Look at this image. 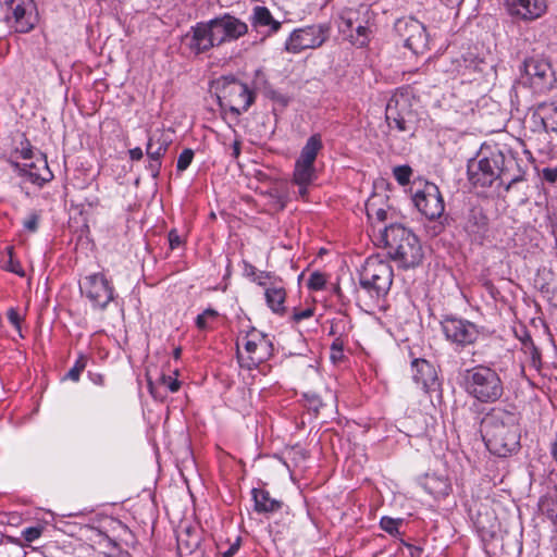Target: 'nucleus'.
Returning a JSON list of instances; mask_svg holds the SVG:
<instances>
[{
  "label": "nucleus",
  "instance_id": "nucleus-34",
  "mask_svg": "<svg viewBox=\"0 0 557 557\" xmlns=\"http://www.w3.org/2000/svg\"><path fill=\"white\" fill-rule=\"evenodd\" d=\"M347 343L345 338H334L331 347H330V358L334 363L341 362L344 360V346Z\"/></svg>",
  "mask_w": 557,
  "mask_h": 557
},
{
  "label": "nucleus",
  "instance_id": "nucleus-5",
  "mask_svg": "<svg viewBox=\"0 0 557 557\" xmlns=\"http://www.w3.org/2000/svg\"><path fill=\"white\" fill-rule=\"evenodd\" d=\"M372 20L373 12L369 5L346 7L337 14V28L350 44L363 48L370 42Z\"/></svg>",
  "mask_w": 557,
  "mask_h": 557
},
{
  "label": "nucleus",
  "instance_id": "nucleus-30",
  "mask_svg": "<svg viewBox=\"0 0 557 557\" xmlns=\"http://www.w3.org/2000/svg\"><path fill=\"white\" fill-rule=\"evenodd\" d=\"M382 200L383 196L380 195H373L368 199L366 203V211L369 219L375 218L380 222H384L386 220V210L379 206Z\"/></svg>",
  "mask_w": 557,
  "mask_h": 557
},
{
  "label": "nucleus",
  "instance_id": "nucleus-37",
  "mask_svg": "<svg viewBox=\"0 0 557 557\" xmlns=\"http://www.w3.org/2000/svg\"><path fill=\"white\" fill-rule=\"evenodd\" d=\"M41 215L39 211H32L23 221V227L28 233H36L39 227Z\"/></svg>",
  "mask_w": 557,
  "mask_h": 557
},
{
  "label": "nucleus",
  "instance_id": "nucleus-25",
  "mask_svg": "<svg viewBox=\"0 0 557 557\" xmlns=\"http://www.w3.org/2000/svg\"><path fill=\"white\" fill-rule=\"evenodd\" d=\"M251 25L255 28L268 27L269 34L278 32L282 23L273 17L267 7L256 5L252 10Z\"/></svg>",
  "mask_w": 557,
  "mask_h": 557
},
{
  "label": "nucleus",
  "instance_id": "nucleus-1",
  "mask_svg": "<svg viewBox=\"0 0 557 557\" xmlns=\"http://www.w3.org/2000/svg\"><path fill=\"white\" fill-rule=\"evenodd\" d=\"M519 412L513 407H493L481 421V433L487 449L495 456L508 457L520 448Z\"/></svg>",
  "mask_w": 557,
  "mask_h": 557
},
{
  "label": "nucleus",
  "instance_id": "nucleus-56",
  "mask_svg": "<svg viewBox=\"0 0 557 557\" xmlns=\"http://www.w3.org/2000/svg\"><path fill=\"white\" fill-rule=\"evenodd\" d=\"M104 557H132L131 554L126 550H119L117 553L115 554H108V553H104L103 554Z\"/></svg>",
  "mask_w": 557,
  "mask_h": 557
},
{
  "label": "nucleus",
  "instance_id": "nucleus-31",
  "mask_svg": "<svg viewBox=\"0 0 557 557\" xmlns=\"http://www.w3.org/2000/svg\"><path fill=\"white\" fill-rule=\"evenodd\" d=\"M539 506L544 515L557 522V497L547 494L541 498Z\"/></svg>",
  "mask_w": 557,
  "mask_h": 557
},
{
  "label": "nucleus",
  "instance_id": "nucleus-36",
  "mask_svg": "<svg viewBox=\"0 0 557 557\" xmlns=\"http://www.w3.org/2000/svg\"><path fill=\"white\" fill-rule=\"evenodd\" d=\"M219 315L218 311L211 308L206 309L202 313L196 318V326L205 331L209 327V321L216 319Z\"/></svg>",
  "mask_w": 557,
  "mask_h": 557
},
{
  "label": "nucleus",
  "instance_id": "nucleus-58",
  "mask_svg": "<svg viewBox=\"0 0 557 557\" xmlns=\"http://www.w3.org/2000/svg\"><path fill=\"white\" fill-rule=\"evenodd\" d=\"M550 451H552L554 459L557 462V436H556V440L552 443Z\"/></svg>",
  "mask_w": 557,
  "mask_h": 557
},
{
  "label": "nucleus",
  "instance_id": "nucleus-51",
  "mask_svg": "<svg viewBox=\"0 0 557 557\" xmlns=\"http://www.w3.org/2000/svg\"><path fill=\"white\" fill-rule=\"evenodd\" d=\"M88 376L90 381L96 385L101 386L104 384V376L101 373L88 372Z\"/></svg>",
  "mask_w": 557,
  "mask_h": 557
},
{
  "label": "nucleus",
  "instance_id": "nucleus-9",
  "mask_svg": "<svg viewBox=\"0 0 557 557\" xmlns=\"http://www.w3.org/2000/svg\"><path fill=\"white\" fill-rule=\"evenodd\" d=\"M322 147L321 136L314 134L308 138L296 160L293 182L298 186V194L301 198L308 195V187L317 178L314 162Z\"/></svg>",
  "mask_w": 557,
  "mask_h": 557
},
{
  "label": "nucleus",
  "instance_id": "nucleus-29",
  "mask_svg": "<svg viewBox=\"0 0 557 557\" xmlns=\"http://www.w3.org/2000/svg\"><path fill=\"white\" fill-rule=\"evenodd\" d=\"M546 276L545 283L541 285V293L553 307L557 308V278L550 270L546 273Z\"/></svg>",
  "mask_w": 557,
  "mask_h": 557
},
{
  "label": "nucleus",
  "instance_id": "nucleus-21",
  "mask_svg": "<svg viewBox=\"0 0 557 557\" xmlns=\"http://www.w3.org/2000/svg\"><path fill=\"white\" fill-rule=\"evenodd\" d=\"M412 379L425 393L437 385V372L425 359H414L411 363Z\"/></svg>",
  "mask_w": 557,
  "mask_h": 557
},
{
  "label": "nucleus",
  "instance_id": "nucleus-50",
  "mask_svg": "<svg viewBox=\"0 0 557 557\" xmlns=\"http://www.w3.org/2000/svg\"><path fill=\"white\" fill-rule=\"evenodd\" d=\"M162 381L166 384L170 392L175 393L180 389V382L177 380H172L170 376H163Z\"/></svg>",
  "mask_w": 557,
  "mask_h": 557
},
{
  "label": "nucleus",
  "instance_id": "nucleus-28",
  "mask_svg": "<svg viewBox=\"0 0 557 557\" xmlns=\"http://www.w3.org/2000/svg\"><path fill=\"white\" fill-rule=\"evenodd\" d=\"M264 296L269 308L274 313L283 314L285 312L286 292L283 286L272 283L265 288Z\"/></svg>",
  "mask_w": 557,
  "mask_h": 557
},
{
  "label": "nucleus",
  "instance_id": "nucleus-22",
  "mask_svg": "<svg viewBox=\"0 0 557 557\" xmlns=\"http://www.w3.org/2000/svg\"><path fill=\"white\" fill-rule=\"evenodd\" d=\"M14 166L21 175L27 176L33 184L38 186H42L53 178V174L48 166L45 156L37 159V162H32L24 166H21L18 163H14Z\"/></svg>",
  "mask_w": 557,
  "mask_h": 557
},
{
  "label": "nucleus",
  "instance_id": "nucleus-27",
  "mask_svg": "<svg viewBox=\"0 0 557 557\" xmlns=\"http://www.w3.org/2000/svg\"><path fill=\"white\" fill-rule=\"evenodd\" d=\"M171 139L163 133H156L148 138L146 154L148 159H162L166 153Z\"/></svg>",
  "mask_w": 557,
  "mask_h": 557
},
{
  "label": "nucleus",
  "instance_id": "nucleus-61",
  "mask_svg": "<svg viewBox=\"0 0 557 557\" xmlns=\"http://www.w3.org/2000/svg\"><path fill=\"white\" fill-rule=\"evenodd\" d=\"M257 273H258L257 269L255 267H252V265H249V271L247 272V274L249 276H255Z\"/></svg>",
  "mask_w": 557,
  "mask_h": 557
},
{
  "label": "nucleus",
  "instance_id": "nucleus-15",
  "mask_svg": "<svg viewBox=\"0 0 557 557\" xmlns=\"http://www.w3.org/2000/svg\"><path fill=\"white\" fill-rule=\"evenodd\" d=\"M412 194L416 208L428 219L435 220L444 213L445 203L437 185L423 182Z\"/></svg>",
  "mask_w": 557,
  "mask_h": 557
},
{
  "label": "nucleus",
  "instance_id": "nucleus-53",
  "mask_svg": "<svg viewBox=\"0 0 557 557\" xmlns=\"http://www.w3.org/2000/svg\"><path fill=\"white\" fill-rule=\"evenodd\" d=\"M240 146H242V143L239 139H235L234 143L232 144V157L234 159H237L239 157Z\"/></svg>",
  "mask_w": 557,
  "mask_h": 557
},
{
  "label": "nucleus",
  "instance_id": "nucleus-18",
  "mask_svg": "<svg viewBox=\"0 0 557 557\" xmlns=\"http://www.w3.org/2000/svg\"><path fill=\"white\" fill-rule=\"evenodd\" d=\"M524 72L534 88L547 89L553 86L554 74L547 60L540 58L527 59L524 61Z\"/></svg>",
  "mask_w": 557,
  "mask_h": 557
},
{
  "label": "nucleus",
  "instance_id": "nucleus-20",
  "mask_svg": "<svg viewBox=\"0 0 557 557\" xmlns=\"http://www.w3.org/2000/svg\"><path fill=\"white\" fill-rule=\"evenodd\" d=\"M524 171L515 157L503 153V165H499L497 182L505 187L506 191H508L512 185L524 181Z\"/></svg>",
  "mask_w": 557,
  "mask_h": 557
},
{
  "label": "nucleus",
  "instance_id": "nucleus-44",
  "mask_svg": "<svg viewBox=\"0 0 557 557\" xmlns=\"http://www.w3.org/2000/svg\"><path fill=\"white\" fill-rule=\"evenodd\" d=\"M312 315H313V309H311V308H306L302 310L295 309L292 319L294 322L298 323L302 320L311 318Z\"/></svg>",
  "mask_w": 557,
  "mask_h": 557
},
{
  "label": "nucleus",
  "instance_id": "nucleus-11",
  "mask_svg": "<svg viewBox=\"0 0 557 557\" xmlns=\"http://www.w3.org/2000/svg\"><path fill=\"white\" fill-rule=\"evenodd\" d=\"M247 358H243L238 352V360L242 367L247 369L257 368L259 364L269 360L274 352V346L269 335L252 329L245 337L244 344Z\"/></svg>",
  "mask_w": 557,
  "mask_h": 557
},
{
  "label": "nucleus",
  "instance_id": "nucleus-63",
  "mask_svg": "<svg viewBox=\"0 0 557 557\" xmlns=\"http://www.w3.org/2000/svg\"><path fill=\"white\" fill-rule=\"evenodd\" d=\"M420 553H421V549L416 547L414 550L411 553V555L418 557L420 555Z\"/></svg>",
  "mask_w": 557,
  "mask_h": 557
},
{
  "label": "nucleus",
  "instance_id": "nucleus-46",
  "mask_svg": "<svg viewBox=\"0 0 557 557\" xmlns=\"http://www.w3.org/2000/svg\"><path fill=\"white\" fill-rule=\"evenodd\" d=\"M162 162L160 159H149L147 169L151 173L152 177L157 178L160 174Z\"/></svg>",
  "mask_w": 557,
  "mask_h": 557
},
{
  "label": "nucleus",
  "instance_id": "nucleus-55",
  "mask_svg": "<svg viewBox=\"0 0 557 557\" xmlns=\"http://www.w3.org/2000/svg\"><path fill=\"white\" fill-rule=\"evenodd\" d=\"M239 548V544L235 543L230 546L227 550L223 553V557H233Z\"/></svg>",
  "mask_w": 557,
  "mask_h": 557
},
{
  "label": "nucleus",
  "instance_id": "nucleus-23",
  "mask_svg": "<svg viewBox=\"0 0 557 557\" xmlns=\"http://www.w3.org/2000/svg\"><path fill=\"white\" fill-rule=\"evenodd\" d=\"M488 228V219L481 208H472L469 210L465 223L463 230L468 236L476 242H481Z\"/></svg>",
  "mask_w": 557,
  "mask_h": 557
},
{
  "label": "nucleus",
  "instance_id": "nucleus-4",
  "mask_svg": "<svg viewBox=\"0 0 557 557\" xmlns=\"http://www.w3.org/2000/svg\"><path fill=\"white\" fill-rule=\"evenodd\" d=\"M463 388L470 397L482 404L496 403L504 394V383L497 371L483 364L465 371Z\"/></svg>",
  "mask_w": 557,
  "mask_h": 557
},
{
  "label": "nucleus",
  "instance_id": "nucleus-52",
  "mask_svg": "<svg viewBox=\"0 0 557 557\" xmlns=\"http://www.w3.org/2000/svg\"><path fill=\"white\" fill-rule=\"evenodd\" d=\"M129 158L134 161H139L143 159L144 157V152H143V149L139 148V147H136V148H133L131 149L129 151Z\"/></svg>",
  "mask_w": 557,
  "mask_h": 557
},
{
  "label": "nucleus",
  "instance_id": "nucleus-13",
  "mask_svg": "<svg viewBox=\"0 0 557 557\" xmlns=\"http://www.w3.org/2000/svg\"><path fill=\"white\" fill-rule=\"evenodd\" d=\"M397 36L404 46L414 54L424 53L429 47V34L425 26L414 17H400L394 25Z\"/></svg>",
  "mask_w": 557,
  "mask_h": 557
},
{
  "label": "nucleus",
  "instance_id": "nucleus-59",
  "mask_svg": "<svg viewBox=\"0 0 557 557\" xmlns=\"http://www.w3.org/2000/svg\"><path fill=\"white\" fill-rule=\"evenodd\" d=\"M181 355H182V348H181V347H176V348L174 349V351H173V357H174L175 359H178V358L181 357Z\"/></svg>",
  "mask_w": 557,
  "mask_h": 557
},
{
  "label": "nucleus",
  "instance_id": "nucleus-39",
  "mask_svg": "<svg viewBox=\"0 0 557 557\" xmlns=\"http://www.w3.org/2000/svg\"><path fill=\"white\" fill-rule=\"evenodd\" d=\"M399 523H401L400 519H393L391 517H382L380 521L381 528L391 535L398 533Z\"/></svg>",
  "mask_w": 557,
  "mask_h": 557
},
{
  "label": "nucleus",
  "instance_id": "nucleus-45",
  "mask_svg": "<svg viewBox=\"0 0 557 557\" xmlns=\"http://www.w3.org/2000/svg\"><path fill=\"white\" fill-rule=\"evenodd\" d=\"M168 238H169L170 248L172 250L178 248L183 243L182 237L180 236L177 230H175V228H173L169 232Z\"/></svg>",
  "mask_w": 557,
  "mask_h": 557
},
{
  "label": "nucleus",
  "instance_id": "nucleus-35",
  "mask_svg": "<svg viewBox=\"0 0 557 557\" xmlns=\"http://www.w3.org/2000/svg\"><path fill=\"white\" fill-rule=\"evenodd\" d=\"M522 350L530 357L532 366L537 367L541 363V352L530 335H527V343H523Z\"/></svg>",
  "mask_w": 557,
  "mask_h": 557
},
{
  "label": "nucleus",
  "instance_id": "nucleus-24",
  "mask_svg": "<svg viewBox=\"0 0 557 557\" xmlns=\"http://www.w3.org/2000/svg\"><path fill=\"white\" fill-rule=\"evenodd\" d=\"M177 554L180 557H203L200 548V535L190 528H186L177 534Z\"/></svg>",
  "mask_w": 557,
  "mask_h": 557
},
{
  "label": "nucleus",
  "instance_id": "nucleus-43",
  "mask_svg": "<svg viewBox=\"0 0 557 557\" xmlns=\"http://www.w3.org/2000/svg\"><path fill=\"white\" fill-rule=\"evenodd\" d=\"M7 315H8L9 321L12 323V325L18 331V335L21 337H23L22 332H21L22 318L20 317L17 310L15 308H10L8 310Z\"/></svg>",
  "mask_w": 557,
  "mask_h": 557
},
{
  "label": "nucleus",
  "instance_id": "nucleus-10",
  "mask_svg": "<svg viewBox=\"0 0 557 557\" xmlns=\"http://www.w3.org/2000/svg\"><path fill=\"white\" fill-rule=\"evenodd\" d=\"M329 24H313L290 33L285 42V50L289 53H299L306 49L321 47L330 37Z\"/></svg>",
  "mask_w": 557,
  "mask_h": 557
},
{
  "label": "nucleus",
  "instance_id": "nucleus-17",
  "mask_svg": "<svg viewBox=\"0 0 557 557\" xmlns=\"http://www.w3.org/2000/svg\"><path fill=\"white\" fill-rule=\"evenodd\" d=\"M81 292L100 309H104L113 300V287L101 273L86 276L81 284Z\"/></svg>",
  "mask_w": 557,
  "mask_h": 557
},
{
  "label": "nucleus",
  "instance_id": "nucleus-41",
  "mask_svg": "<svg viewBox=\"0 0 557 557\" xmlns=\"http://www.w3.org/2000/svg\"><path fill=\"white\" fill-rule=\"evenodd\" d=\"M194 159V151L191 149H184L178 156L176 169L177 171H185Z\"/></svg>",
  "mask_w": 557,
  "mask_h": 557
},
{
  "label": "nucleus",
  "instance_id": "nucleus-8",
  "mask_svg": "<svg viewBox=\"0 0 557 557\" xmlns=\"http://www.w3.org/2000/svg\"><path fill=\"white\" fill-rule=\"evenodd\" d=\"M394 272L391 264L377 257L366 260L360 272V286L372 297L381 298L387 295L393 284Z\"/></svg>",
  "mask_w": 557,
  "mask_h": 557
},
{
  "label": "nucleus",
  "instance_id": "nucleus-40",
  "mask_svg": "<svg viewBox=\"0 0 557 557\" xmlns=\"http://www.w3.org/2000/svg\"><path fill=\"white\" fill-rule=\"evenodd\" d=\"M44 530L42 525L29 527L22 531V536L27 543H32L42 535Z\"/></svg>",
  "mask_w": 557,
  "mask_h": 557
},
{
  "label": "nucleus",
  "instance_id": "nucleus-33",
  "mask_svg": "<svg viewBox=\"0 0 557 557\" xmlns=\"http://www.w3.org/2000/svg\"><path fill=\"white\" fill-rule=\"evenodd\" d=\"M87 361L88 358L85 355H79L74 366L66 373L65 379H69L73 382H78L81 373L85 370L87 366Z\"/></svg>",
  "mask_w": 557,
  "mask_h": 557
},
{
  "label": "nucleus",
  "instance_id": "nucleus-42",
  "mask_svg": "<svg viewBox=\"0 0 557 557\" xmlns=\"http://www.w3.org/2000/svg\"><path fill=\"white\" fill-rule=\"evenodd\" d=\"M326 284L325 275L320 272H313L308 281V286L314 290H321Z\"/></svg>",
  "mask_w": 557,
  "mask_h": 557
},
{
  "label": "nucleus",
  "instance_id": "nucleus-57",
  "mask_svg": "<svg viewBox=\"0 0 557 557\" xmlns=\"http://www.w3.org/2000/svg\"><path fill=\"white\" fill-rule=\"evenodd\" d=\"M21 157L23 159H32L33 158V150H32V148H29V147L28 148H23L21 150Z\"/></svg>",
  "mask_w": 557,
  "mask_h": 557
},
{
  "label": "nucleus",
  "instance_id": "nucleus-62",
  "mask_svg": "<svg viewBox=\"0 0 557 557\" xmlns=\"http://www.w3.org/2000/svg\"><path fill=\"white\" fill-rule=\"evenodd\" d=\"M311 405L314 409H318V407L321 405V401L318 398H313Z\"/></svg>",
  "mask_w": 557,
  "mask_h": 557
},
{
  "label": "nucleus",
  "instance_id": "nucleus-14",
  "mask_svg": "<svg viewBox=\"0 0 557 557\" xmlns=\"http://www.w3.org/2000/svg\"><path fill=\"white\" fill-rule=\"evenodd\" d=\"M499 165H503V152L495 151L488 157L478 161H470L468 164L469 181L474 186L490 187L498 181L497 172Z\"/></svg>",
  "mask_w": 557,
  "mask_h": 557
},
{
  "label": "nucleus",
  "instance_id": "nucleus-16",
  "mask_svg": "<svg viewBox=\"0 0 557 557\" xmlns=\"http://www.w3.org/2000/svg\"><path fill=\"white\" fill-rule=\"evenodd\" d=\"M5 21L17 33H27L36 22L35 3L33 0H4Z\"/></svg>",
  "mask_w": 557,
  "mask_h": 557
},
{
  "label": "nucleus",
  "instance_id": "nucleus-7",
  "mask_svg": "<svg viewBox=\"0 0 557 557\" xmlns=\"http://www.w3.org/2000/svg\"><path fill=\"white\" fill-rule=\"evenodd\" d=\"M215 89L220 106L227 108L235 115L246 112L255 101L253 91L232 76L221 77Z\"/></svg>",
  "mask_w": 557,
  "mask_h": 557
},
{
  "label": "nucleus",
  "instance_id": "nucleus-32",
  "mask_svg": "<svg viewBox=\"0 0 557 557\" xmlns=\"http://www.w3.org/2000/svg\"><path fill=\"white\" fill-rule=\"evenodd\" d=\"M349 330L348 321L345 318H341L332 322L329 334L334 338H345L347 341Z\"/></svg>",
  "mask_w": 557,
  "mask_h": 557
},
{
  "label": "nucleus",
  "instance_id": "nucleus-60",
  "mask_svg": "<svg viewBox=\"0 0 557 557\" xmlns=\"http://www.w3.org/2000/svg\"><path fill=\"white\" fill-rule=\"evenodd\" d=\"M106 540H107V542H108V544H109L110 546H112V547H114V548H116V547H117V543H116L114 540H112L111 537H109L108 535H106Z\"/></svg>",
  "mask_w": 557,
  "mask_h": 557
},
{
  "label": "nucleus",
  "instance_id": "nucleus-64",
  "mask_svg": "<svg viewBox=\"0 0 557 557\" xmlns=\"http://www.w3.org/2000/svg\"><path fill=\"white\" fill-rule=\"evenodd\" d=\"M276 99H277L278 101H281L282 103H284V104L286 103L285 98H284V97H282V96L277 97Z\"/></svg>",
  "mask_w": 557,
  "mask_h": 557
},
{
  "label": "nucleus",
  "instance_id": "nucleus-19",
  "mask_svg": "<svg viewBox=\"0 0 557 557\" xmlns=\"http://www.w3.org/2000/svg\"><path fill=\"white\" fill-rule=\"evenodd\" d=\"M511 16L523 21H534L547 10L546 0H505Z\"/></svg>",
  "mask_w": 557,
  "mask_h": 557
},
{
  "label": "nucleus",
  "instance_id": "nucleus-26",
  "mask_svg": "<svg viewBox=\"0 0 557 557\" xmlns=\"http://www.w3.org/2000/svg\"><path fill=\"white\" fill-rule=\"evenodd\" d=\"M252 498L255 502V510L259 513H271L282 508V502L270 496L265 490L253 488Z\"/></svg>",
  "mask_w": 557,
  "mask_h": 557
},
{
  "label": "nucleus",
  "instance_id": "nucleus-47",
  "mask_svg": "<svg viewBox=\"0 0 557 557\" xmlns=\"http://www.w3.org/2000/svg\"><path fill=\"white\" fill-rule=\"evenodd\" d=\"M542 176L548 183H552V184L556 183L557 182V166L543 169Z\"/></svg>",
  "mask_w": 557,
  "mask_h": 557
},
{
  "label": "nucleus",
  "instance_id": "nucleus-3",
  "mask_svg": "<svg viewBox=\"0 0 557 557\" xmlns=\"http://www.w3.org/2000/svg\"><path fill=\"white\" fill-rule=\"evenodd\" d=\"M383 240L387 253L399 268L405 270L419 267L424 253L419 238L400 224H392L384 228Z\"/></svg>",
  "mask_w": 557,
  "mask_h": 557
},
{
  "label": "nucleus",
  "instance_id": "nucleus-2",
  "mask_svg": "<svg viewBox=\"0 0 557 557\" xmlns=\"http://www.w3.org/2000/svg\"><path fill=\"white\" fill-rule=\"evenodd\" d=\"M247 33V23L230 13H224L191 27L189 48L199 54L215 46L237 40Z\"/></svg>",
  "mask_w": 557,
  "mask_h": 557
},
{
  "label": "nucleus",
  "instance_id": "nucleus-6",
  "mask_svg": "<svg viewBox=\"0 0 557 557\" xmlns=\"http://www.w3.org/2000/svg\"><path fill=\"white\" fill-rule=\"evenodd\" d=\"M412 107L413 97L407 90H396L385 108V120L388 127L413 136L418 115Z\"/></svg>",
  "mask_w": 557,
  "mask_h": 557
},
{
  "label": "nucleus",
  "instance_id": "nucleus-12",
  "mask_svg": "<svg viewBox=\"0 0 557 557\" xmlns=\"http://www.w3.org/2000/svg\"><path fill=\"white\" fill-rule=\"evenodd\" d=\"M441 326L446 341L459 349L475 344L481 336L478 325L466 319L445 317Z\"/></svg>",
  "mask_w": 557,
  "mask_h": 557
},
{
  "label": "nucleus",
  "instance_id": "nucleus-48",
  "mask_svg": "<svg viewBox=\"0 0 557 557\" xmlns=\"http://www.w3.org/2000/svg\"><path fill=\"white\" fill-rule=\"evenodd\" d=\"M9 253H10V260H9V264H8L7 269L20 276H24V271L22 270V267L20 265L18 262H15L12 258V248H9Z\"/></svg>",
  "mask_w": 557,
  "mask_h": 557
},
{
  "label": "nucleus",
  "instance_id": "nucleus-54",
  "mask_svg": "<svg viewBox=\"0 0 557 557\" xmlns=\"http://www.w3.org/2000/svg\"><path fill=\"white\" fill-rule=\"evenodd\" d=\"M544 129L548 132L557 133V123L549 124L546 119H542Z\"/></svg>",
  "mask_w": 557,
  "mask_h": 557
},
{
  "label": "nucleus",
  "instance_id": "nucleus-49",
  "mask_svg": "<svg viewBox=\"0 0 557 557\" xmlns=\"http://www.w3.org/2000/svg\"><path fill=\"white\" fill-rule=\"evenodd\" d=\"M270 278H271L270 273L261 271V272H258V273L253 276V278H252V280H253V282H255V283H257L258 285L263 286V287H265V288H267V287H269V286H268V282L270 281Z\"/></svg>",
  "mask_w": 557,
  "mask_h": 557
},
{
  "label": "nucleus",
  "instance_id": "nucleus-38",
  "mask_svg": "<svg viewBox=\"0 0 557 557\" xmlns=\"http://www.w3.org/2000/svg\"><path fill=\"white\" fill-rule=\"evenodd\" d=\"M395 180L403 186L407 185L410 181L412 170L409 165H397L393 170Z\"/></svg>",
  "mask_w": 557,
  "mask_h": 557
}]
</instances>
